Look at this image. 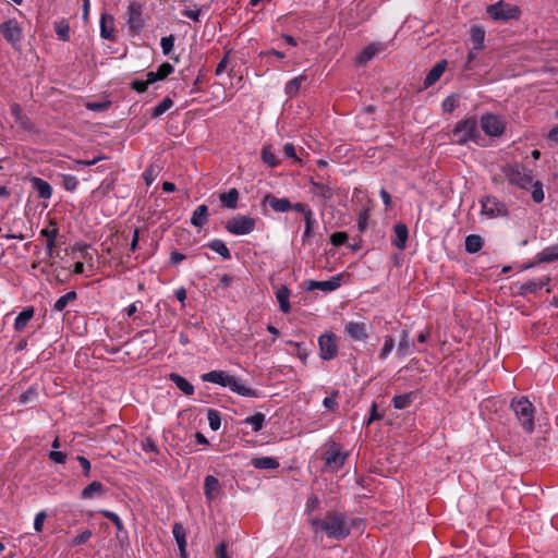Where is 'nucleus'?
<instances>
[{
  "label": "nucleus",
  "mask_w": 558,
  "mask_h": 558,
  "mask_svg": "<svg viewBox=\"0 0 558 558\" xmlns=\"http://www.w3.org/2000/svg\"><path fill=\"white\" fill-rule=\"evenodd\" d=\"M276 298L279 303L281 312L289 313L291 310V305L289 302L290 290L286 286H281L276 292Z\"/></svg>",
  "instance_id": "obj_34"
},
{
  "label": "nucleus",
  "mask_w": 558,
  "mask_h": 558,
  "mask_svg": "<svg viewBox=\"0 0 558 558\" xmlns=\"http://www.w3.org/2000/svg\"><path fill=\"white\" fill-rule=\"evenodd\" d=\"M252 465L259 470H274L279 466V462L271 457H260L253 459Z\"/></svg>",
  "instance_id": "obj_38"
},
{
  "label": "nucleus",
  "mask_w": 558,
  "mask_h": 558,
  "mask_svg": "<svg viewBox=\"0 0 558 558\" xmlns=\"http://www.w3.org/2000/svg\"><path fill=\"white\" fill-rule=\"evenodd\" d=\"M256 226V220L250 216L239 215L227 221L226 229L234 235H245L251 233Z\"/></svg>",
  "instance_id": "obj_7"
},
{
  "label": "nucleus",
  "mask_w": 558,
  "mask_h": 558,
  "mask_svg": "<svg viewBox=\"0 0 558 558\" xmlns=\"http://www.w3.org/2000/svg\"><path fill=\"white\" fill-rule=\"evenodd\" d=\"M344 332L353 341H366L368 338V328L363 322H348L344 325Z\"/></svg>",
  "instance_id": "obj_16"
},
{
  "label": "nucleus",
  "mask_w": 558,
  "mask_h": 558,
  "mask_svg": "<svg viewBox=\"0 0 558 558\" xmlns=\"http://www.w3.org/2000/svg\"><path fill=\"white\" fill-rule=\"evenodd\" d=\"M49 459L54 463H64L66 460V454L62 451L52 450L49 452Z\"/></svg>",
  "instance_id": "obj_62"
},
{
  "label": "nucleus",
  "mask_w": 558,
  "mask_h": 558,
  "mask_svg": "<svg viewBox=\"0 0 558 558\" xmlns=\"http://www.w3.org/2000/svg\"><path fill=\"white\" fill-rule=\"evenodd\" d=\"M100 36L104 39H114V17L109 13H102L100 16Z\"/></svg>",
  "instance_id": "obj_21"
},
{
  "label": "nucleus",
  "mask_w": 558,
  "mask_h": 558,
  "mask_svg": "<svg viewBox=\"0 0 558 558\" xmlns=\"http://www.w3.org/2000/svg\"><path fill=\"white\" fill-rule=\"evenodd\" d=\"M90 536H92V531L85 530L73 538L72 544L73 545L84 544L90 538Z\"/></svg>",
  "instance_id": "obj_58"
},
{
  "label": "nucleus",
  "mask_w": 558,
  "mask_h": 558,
  "mask_svg": "<svg viewBox=\"0 0 558 558\" xmlns=\"http://www.w3.org/2000/svg\"><path fill=\"white\" fill-rule=\"evenodd\" d=\"M32 186L37 192L38 197L40 198H50L52 194V189L50 184L38 177H33Z\"/></svg>",
  "instance_id": "obj_32"
},
{
  "label": "nucleus",
  "mask_w": 558,
  "mask_h": 558,
  "mask_svg": "<svg viewBox=\"0 0 558 558\" xmlns=\"http://www.w3.org/2000/svg\"><path fill=\"white\" fill-rule=\"evenodd\" d=\"M395 348V340L392 338V336L390 335H387L384 337V345L379 352V359L381 361H385L389 354L392 352Z\"/></svg>",
  "instance_id": "obj_45"
},
{
  "label": "nucleus",
  "mask_w": 558,
  "mask_h": 558,
  "mask_svg": "<svg viewBox=\"0 0 558 558\" xmlns=\"http://www.w3.org/2000/svg\"><path fill=\"white\" fill-rule=\"evenodd\" d=\"M341 286V277L340 276H333L329 280L324 281H315L311 280L308 282L307 289L313 290H320L324 292H331L337 290Z\"/></svg>",
  "instance_id": "obj_19"
},
{
  "label": "nucleus",
  "mask_w": 558,
  "mask_h": 558,
  "mask_svg": "<svg viewBox=\"0 0 558 558\" xmlns=\"http://www.w3.org/2000/svg\"><path fill=\"white\" fill-rule=\"evenodd\" d=\"M142 449L145 452H151V453H158L159 452L157 445L155 444V441L150 437H147V438H145L143 440Z\"/></svg>",
  "instance_id": "obj_56"
},
{
  "label": "nucleus",
  "mask_w": 558,
  "mask_h": 558,
  "mask_svg": "<svg viewBox=\"0 0 558 558\" xmlns=\"http://www.w3.org/2000/svg\"><path fill=\"white\" fill-rule=\"evenodd\" d=\"M51 228H45L40 231V235L46 239V255L52 257L56 247V240L59 234V229L51 223Z\"/></svg>",
  "instance_id": "obj_22"
},
{
  "label": "nucleus",
  "mask_w": 558,
  "mask_h": 558,
  "mask_svg": "<svg viewBox=\"0 0 558 558\" xmlns=\"http://www.w3.org/2000/svg\"><path fill=\"white\" fill-rule=\"evenodd\" d=\"M174 71V68L169 62H163L160 64L156 71L159 80H163L169 76Z\"/></svg>",
  "instance_id": "obj_54"
},
{
  "label": "nucleus",
  "mask_w": 558,
  "mask_h": 558,
  "mask_svg": "<svg viewBox=\"0 0 558 558\" xmlns=\"http://www.w3.org/2000/svg\"><path fill=\"white\" fill-rule=\"evenodd\" d=\"M319 505V499L317 496L315 495H311L307 500H306V504H305V510L307 512H312L314 511Z\"/></svg>",
  "instance_id": "obj_61"
},
{
  "label": "nucleus",
  "mask_w": 558,
  "mask_h": 558,
  "mask_svg": "<svg viewBox=\"0 0 558 558\" xmlns=\"http://www.w3.org/2000/svg\"><path fill=\"white\" fill-rule=\"evenodd\" d=\"M201 12H202V9H199L195 5V9H193V10H191V9L183 10L182 15L194 21V22H198Z\"/></svg>",
  "instance_id": "obj_57"
},
{
  "label": "nucleus",
  "mask_w": 558,
  "mask_h": 558,
  "mask_svg": "<svg viewBox=\"0 0 558 558\" xmlns=\"http://www.w3.org/2000/svg\"><path fill=\"white\" fill-rule=\"evenodd\" d=\"M207 420H208L209 427L213 430H218L220 428L221 416H220L219 411H217L215 409H209L207 412Z\"/></svg>",
  "instance_id": "obj_47"
},
{
  "label": "nucleus",
  "mask_w": 558,
  "mask_h": 558,
  "mask_svg": "<svg viewBox=\"0 0 558 558\" xmlns=\"http://www.w3.org/2000/svg\"><path fill=\"white\" fill-rule=\"evenodd\" d=\"M46 513L44 511H40L38 512L36 515H35V519H34V530L36 532H41L43 531V527H44V522L46 520Z\"/></svg>",
  "instance_id": "obj_59"
},
{
  "label": "nucleus",
  "mask_w": 558,
  "mask_h": 558,
  "mask_svg": "<svg viewBox=\"0 0 558 558\" xmlns=\"http://www.w3.org/2000/svg\"><path fill=\"white\" fill-rule=\"evenodd\" d=\"M147 83L141 80H135L131 83L132 89L136 90L137 93H144L147 89Z\"/></svg>",
  "instance_id": "obj_64"
},
{
  "label": "nucleus",
  "mask_w": 558,
  "mask_h": 558,
  "mask_svg": "<svg viewBox=\"0 0 558 558\" xmlns=\"http://www.w3.org/2000/svg\"><path fill=\"white\" fill-rule=\"evenodd\" d=\"M478 135L477 121L474 118H468L459 121L452 130L454 142L459 145L474 141Z\"/></svg>",
  "instance_id": "obj_4"
},
{
  "label": "nucleus",
  "mask_w": 558,
  "mask_h": 558,
  "mask_svg": "<svg viewBox=\"0 0 558 558\" xmlns=\"http://www.w3.org/2000/svg\"><path fill=\"white\" fill-rule=\"evenodd\" d=\"M484 38H485V32L477 26H473L471 29V40L474 44L475 49L483 48Z\"/></svg>",
  "instance_id": "obj_43"
},
{
  "label": "nucleus",
  "mask_w": 558,
  "mask_h": 558,
  "mask_svg": "<svg viewBox=\"0 0 558 558\" xmlns=\"http://www.w3.org/2000/svg\"><path fill=\"white\" fill-rule=\"evenodd\" d=\"M227 387L232 391L243 397L256 398L258 397V392L256 389L246 387L244 383L235 377L230 376L229 381L227 383Z\"/></svg>",
  "instance_id": "obj_18"
},
{
  "label": "nucleus",
  "mask_w": 558,
  "mask_h": 558,
  "mask_svg": "<svg viewBox=\"0 0 558 558\" xmlns=\"http://www.w3.org/2000/svg\"><path fill=\"white\" fill-rule=\"evenodd\" d=\"M262 160L269 167H277L280 160L276 155L275 148L271 145L264 146L262 149Z\"/></svg>",
  "instance_id": "obj_36"
},
{
  "label": "nucleus",
  "mask_w": 558,
  "mask_h": 558,
  "mask_svg": "<svg viewBox=\"0 0 558 558\" xmlns=\"http://www.w3.org/2000/svg\"><path fill=\"white\" fill-rule=\"evenodd\" d=\"M172 534L178 545L186 544V533L182 523L175 522L173 524Z\"/></svg>",
  "instance_id": "obj_46"
},
{
  "label": "nucleus",
  "mask_w": 558,
  "mask_h": 558,
  "mask_svg": "<svg viewBox=\"0 0 558 558\" xmlns=\"http://www.w3.org/2000/svg\"><path fill=\"white\" fill-rule=\"evenodd\" d=\"M114 180L113 179H105L101 184L93 191L94 195H106L113 187Z\"/></svg>",
  "instance_id": "obj_52"
},
{
  "label": "nucleus",
  "mask_w": 558,
  "mask_h": 558,
  "mask_svg": "<svg viewBox=\"0 0 558 558\" xmlns=\"http://www.w3.org/2000/svg\"><path fill=\"white\" fill-rule=\"evenodd\" d=\"M414 341L409 338L408 330L403 329L397 347V355L399 357H404L411 354L414 351Z\"/></svg>",
  "instance_id": "obj_24"
},
{
  "label": "nucleus",
  "mask_w": 558,
  "mask_h": 558,
  "mask_svg": "<svg viewBox=\"0 0 558 558\" xmlns=\"http://www.w3.org/2000/svg\"><path fill=\"white\" fill-rule=\"evenodd\" d=\"M265 423V414L257 412L254 415L247 416L244 420V424H248L252 426L253 432H259Z\"/></svg>",
  "instance_id": "obj_42"
},
{
  "label": "nucleus",
  "mask_w": 558,
  "mask_h": 558,
  "mask_svg": "<svg viewBox=\"0 0 558 558\" xmlns=\"http://www.w3.org/2000/svg\"><path fill=\"white\" fill-rule=\"evenodd\" d=\"M222 487L219 480L214 475H207L204 478V495L207 502L211 504L220 496H222Z\"/></svg>",
  "instance_id": "obj_15"
},
{
  "label": "nucleus",
  "mask_w": 558,
  "mask_h": 558,
  "mask_svg": "<svg viewBox=\"0 0 558 558\" xmlns=\"http://www.w3.org/2000/svg\"><path fill=\"white\" fill-rule=\"evenodd\" d=\"M35 315V308L33 306H26L15 318L14 320V330L17 332H22L29 320Z\"/></svg>",
  "instance_id": "obj_27"
},
{
  "label": "nucleus",
  "mask_w": 558,
  "mask_h": 558,
  "mask_svg": "<svg viewBox=\"0 0 558 558\" xmlns=\"http://www.w3.org/2000/svg\"><path fill=\"white\" fill-rule=\"evenodd\" d=\"M319 356L324 361H330L338 354V347L336 343V335L333 332H326L318 338Z\"/></svg>",
  "instance_id": "obj_9"
},
{
  "label": "nucleus",
  "mask_w": 558,
  "mask_h": 558,
  "mask_svg": "<svg viewBox=\"0 0 558 558\" xmlns=\"http://www.w3.org/2000/svg\"><path fill=\"white\" fill-rule=\"evenodd\" d=\"M207 246L216 252L217 254H219L223 259L228 260L231 258V252L230 250L227 247L226 243L220 240V239H214L211 240Z\"/></svg>",
  "instance_id": "obj_35"
},
{
  "label": "nucleus",
  "mask_w": 558,
  "mask_h": 558,
  "mask_svg": "<svg viewBox=\"0 0 558 558\" xmlns=\"http://www.w3.org/2000/svg\"><path fill=\"white\" fill-rule=\"evenodd\" d=\"M348 241V234L345 232H335L330 235V242L333 246L343 245Z\"/></svg>",
  "instance_id": "obj_55"
},
{
  "label": "nucleus",
  "mask_w": 558,
  "mask_h": 558,
  "mask_svg": "<svg viewBox=\"0 0 558 558\" xmlns=\"http://www.w3.org/2000/svg\"><path fill=\"white\" fill-rule=\"evenodd\" d=\"M263 206L270 207L275 213H287L292 209V203L287 197H277L268 193L262 199Z\"/></svg>",
  "instance_id": "obj_14"
},
{
  "label": "nucleus",
  "mask_w": 558,
  "mask_h": 558,
  "mask_svg": "<svg viewBox=\"0 0 558 558\" xmlns=\"http://www.w3.org/2000/svg\"><path fill=\"white\" fill-rule=\"evenodd\" d=\"M77 299V293L75 291H70L63 295H61L56 303L53 304L52 310L56 312H62L70 302H73Z\"/></svg>",
  "instance_id": "obj_41"
},
{
  "label": "nucleus",
  "mask_w": 558,
  "mask_h": 558,
  "mask_svg": "<svg viewBox=\"0 0 558 558\" xmlns=\"http://www.w3.org/2000/svg\"><path fill=\"white\" fill-rule=\"evenodd\" d=\"M486 13L494 21L507 22L510 20H519L521 16V9L515 4L499 0L496 3L488 5L486 8Z\"/></svg>",
  "instance_id": "obj_3"
},
{
  "label": "nucleus",
  "mask_w": 558,
  "mask_h": 558,
  "mask_svg": "<svg viewBox=\"0 0 558 558\" xmlns=\"http://www.w3.org/2000/svg\"><path fill=\"white\" fill-rule=\"evenodd\" d=\"M106 487L99 481H94L81 492L82 499H92L106 494Z\"/></svg>",
  "instance_id": "obj_29"
},
{
  "label": "nucleus",
  "mask_w": 558,
  "mask_h": 558,
  "mask_svg": "<svg viewBox=\"0 0 558 558\" xmlns=\"http://www.w3.org/2000/svg\"><path fill=\"white\" fill-rule=\"evenodd\" d=\"M446 66H447V61L446 60H441V61L437 62L430 69V71L427 73V75H426V77L424 80V83H423L424 87L428 88L432 85H434L441 77V75L444 74V72L446 70Z\"/></svg>",
  "instance_id": "obj_23"
},
{
  "label": "nucleus",
  "mask_w": 558,
  "mask_h": 558,
  "mask_svg": "<svg viewBox=\"0 0 558 558\" xmlns=\"http://www.w3.org/2000/svg\"><path fill=\"white\" fill-rule=\"evenodd\" d=\"M239 199V192L236 189H231L220 195V202L223 207L234 209L236 208Z\"/></svg>",
  "instance_id": "obj_39"
},
{
  "label": "nucleus",
  "mask_w": 558,
  "mask_h": 558,
  "mask_svg": "<svg viewBox=\"0 0 558 558\" xmlns=\"http://www.w3.org/2000/svg\"><path fill=\"white\" fill-rule=\"evenodd\" d=\"M339 390H332L331 395L323 400V405L331 412H336L339 408L338 403Z\"/></svg>",
  "instance_id": "obj_44"
},
{
  "label": "nucleus",
  "mask_w": 558,
  "mask_h": 558,
  "mask_svg": "<svg viewBox=\"0 0 558 558\" xmlns=\"http://www.w3.org/2000/svg\"><path fill=\"white\" fill-rule=\"evenodd\" d=\"M512 409L518 422L526 433L534 430L535 408L526 397L514 398L511 401Z\"/></svg>",
  "instance_id": "obj_2"
},
{
  "label": "nucleus",
  "mask_w": 558,
  "mask_h": 558,
  "mask_svg": "<svg viewBox=\"0 0 558 558\" xmlns=\"http://www.w3.org/2000/svg\"><path fill=\"white\" fill-rule=\"evenodd\" d=\"M395 231V239L392 240V244L398 250H404L407 246V241L409 238V230L408 227L404 223H397L393 227Z\"/></svg>",
  "instance_id": "obj_26"
},
{
  "label": "nucleus",
  "mask_w": 558,
  "mask_h": 558,
  "mask_svg": "<svg viewBox=\"0 0 558 558\" xmlns=\"http://www.w3.org/2000/svg\"><path fill=\"white\" fill-rule=\"evenodd\" d=\"M208 221V207L203 204L196 207L191 217V225L196 228H203Z\"/></svg>",
  "instance_id": "obj_30"
},
{
  "label": "nucleus",
  "mask_w": 558,
  "mask_h": 558,
  "mask_svg": "<svg viewBox=\"0 0 558 558\" xmlns=\"http://www.w3.org/2000/svg\"><path fill=\"white\" fill-rule=\"evenodd\" d=\"M549 276H544L538 279H531L523 282L519 288V294L524 296L526 294H535L550 282Z\"/></svg>",
  "instance_id": "obj_17"
},
{
  "label": "nucleus",
  "mask_w": 558,
  "mask_h": 558,
  "mask_svg": "<svg viewBox=\"0 0 558 558\" xmlns=\"http://www.w3.org/2000/svg\"><path fill=\"white\" fill-rule=\"evenodd\" d=\"M126 25L131 33H138L144 27L143 5L131 2L126 12Z\"/></svg>",
  "instance_id": "obj_10"
},
{
  "label": "nucleus",
  "mask_w": 558,
  "mask_h": 558,
  "mask_svg": "<svg viewBox=\"0 0 558 558\" xmlns=\"http://www.w3.org/2000/svg\"><path fill=\"white\" fill-rule=\"evenodd\" d=\"M172 106H173V101L169 97H166L154 108L151 116L154 118L160 117L167 110H169Z\"/></svg>",
  "instance_id": "obj_48"
},
{
  "label": "nucleus",
  "mask_w": 558,
  "mask_h": 558,
  "mask_svg": "<svg viewBox=\"0 0 558 558\" xmlns=\"http://www.w3.org/2000/svg\"><path fill=\"white\" fill-rule=\"evenodd\" d=\"M310 523L315 532L325 533L328 538L341 541L351 533V524L348 517L338 511H327L323 519L313 518Z\"/></svg>",
  "instance_id": "obj_1"
},
{
  "label": "nucleus",
  "mask_w": 558,
  "mask_h": 558,
  "mask_svg": "<svg viewBox=\"0 0 558 558\" xmlns=\"http://www.w3.org/2000/svg\"><path fill=\"white\" fill-rule=\"evenodd\" d=\"M305 80H306L305 74H301V75L295 76L294 78L290 80L286 84V87H284L286 95H288L289 97H295L300 92L302 82H304Z\"/></svg>",
  "instance_id": "obj_37"
},
{
  "label": "nucleus",
  "mask_w": 558,
  "mask_h": 558,
  "mask_svg": "<svg viewBox=\"0 0 558 558\" xmlns=\"http://www.w3.org/2000/svg\"><path fill=\"white\" fill-rule=\"evenodd\" d=\"M556 260H558V244L544 248L535 256V262L525 265L524 268L527 269L539 263H553Z\"/></svg>",
  "instance_id": "obj_20"
},
{
  "label": "nucleus",
  "mask_w": 558,
  "mask_h": 558,
  "mask_svg": "<svg viewBox=\"0 0 558 558\" xmlns=\"http://www.w3.org/2000/svg\"><path fill=\"white\" fill-rule=\"evenodd\" d=\"M482 130L489 136H500L505 131V122L495 114L488 113L481 118Z\"/></svg>",
  "instance_id": "obj_11"
},
{
  "label": "nucleus",
  "mask_w": 558,
  "mask_h": 558,
  "mask_svg": "<svg viewBox=\"0 0 558 558\" xmlns=\"http://www.w3.org/2000/svg\"><path fill=\"white\" fill-rule=\"evenodd\" d=\"M326 447L323 454L326 468L330 471L340 470L349 457L348 452L342 451L340 445L335 441H329Z\"/></svg>",
  "instance_id": "obj_5"
},
{
  "label": "nucleus",
  "mask_w": 558,
  "mask_h": 558,
  "mask_svg": "<svg viewBox=\"0 0 558 558\" xmlns=\"http://www.w3.org/2000/svg\"><path fill=\"white\" fill-rule=\"evenodd\" d=\"M283 155L286 158L292 159L293 163L302 162V159L298 156L295 146L292 143H286L283 145Z\"/></svg>",
  "instance_id": "obj_51"
},
{
  "label": "nucleus",
  "mask_w": 558,
  "mask_h": 558,
  "mask_svg": "<svg viewBox=\"0 0 558 558\" xmlns=\"http://www.w3.org/2000/svg\"><path fill=\"white\" fill-rule=\"evenodd\" d=\"M465 251L470 254L480 252L484 245V240L478 234H470L465 238Z\"/></svg>",
  "instance_id": "obj_33"
},
{
  "label": "nucleus",
  "mask_w": 558,
  "mask_h": 558,
  "mask_svg": "<svg viewBox=\"0 0 558 558\" xmlns=\"http://www.w3.org/2000/svg\"><path fill=\"white\" fill-rule=\"evenodd\" d=\"M76 460L81 464V466L83 469V472H84V475L86 477H88L89 474H90V470H92V465H90L89 460L87 458H85L84 456H77Z\"/></svg>",
  "instance_id": "obj_60"
},
{
  "label": "nucleus",
  "mask_w": 558,
  "mask_h": 558,
  "mask_svg": "<svg viewBox=\"0 0 558 558\" xmlns=\"http://www.w3.org/2000/svg\"><path fill=\"white\" fill-rule=\"evenodd\" d=\"M77 183L76 177H63V185L68 191H74Z\"/></svg>",
  "instance_id": "obj_63"
},
{
  "label": "nucleus",
  "mask_w": 558,
  "mask_h": 558,
  "mask_svg": "<svg viewBox=\"0 0 558 558\" xmlns=\"http://www.w3.org/2000/svg\"><path fill=\"white\" fill-rule=\"evenodd\" d=\"M0 33L12 46H16L22 39V29L14 19L2 23L0 25Z\"/></svg>",
  "instance_id": "obj_12"
},
{
  "label": "nucleus",
  "mask_w": 558,
  "mask_h": 558,
  "mask_svg": "<svg viewBox=\"0 0 558 558\" xmlns=\"http://www.w3.org/2000/svg\"><path fill=\"white\" fill-rule=\"evenodd\" d=\"M169 379L180 389L184 395L192 396L194 393V386L184 377L177 373H171Z\"/></svg>",
  "instance_id": "obj_31"
},
{
  "label": "nucleus",
  "mask_w": 558,
  "mask_h": 558,
  "mask_svg": "<svg viewBox=\"0 0 558 558\" xmlns=\"http://www.w3.org/2000/svg\"><path fill=\"white\" fill-rule=\"evenodd\" d=\"M335 192V187L330 184V182L318 180L315 181L313 178L311 179L310 193L314 196L320 198L324 202H327L332 198Z\"/></svg>",
  "instance_id": "obj_13"
},
{
  "label": "nucleus",
  "mask_w": 558,
  "mask_h": 558,
  "mask_svg": "<svg viewBox=\"0 0 558 558\" xmlns=\"http://www.w3.org/2000/svg\"><path fill=\"white\" fill-rule=\"evenodd\" d=\"M174 36L173 35H169V36H166V37H162L161 40H160V47L162 49V53L163 54H169L172 49H173V46H174Z\"/></svg>",
  "instance_id": "obj_53"
},
{
  "label": "nucleus",
  "mask_w": 558,
  "mask_h": 558,
  "mask_svg": "<svg viewBox=\"0 0 558 558\" xmlns=\"http://www.w3.org/2000/svg\"><path fill=\"white\" fill-rule=\"evenodd\" d=\"M305 229L302 235V243L305 244L313 238L315 233V229L317 227V220L315 218L314 211H307L305 216H303Z\"/></svg>",
  "instance_id": "obj_28"
},
{
  "label": "nucleus",
  "mask_w": 558,
  "mask_h": 558,
  "mask_svg": "<svg viewBox=\"0 0 558 558\" xmlns=\"http://www.w3.org/2000/svg\"><path fill=\"white\" fill-rule=\"evenodd\" d=\"M99 513L102 517H105L106 519L110 520L114 524V526L117 527L118 531L124 530L123 522L117 513H114L110 510H100Z\"/></svg>",
  "instance_id": "obj_49"
},
{
  "label": "nucleus",
  "mask_w": 558,
  "mask_h": 558,
  "mask_svg": "<svg viewBox=\"0 0 558 558\" xmlns=\"http://www.w3.org/2000/svg\"><path fill=\"white\" fill-rule=\"evenodd\" d=\"M480 202L482 205L481 213L488 218L506 217L508 215L507 205L495 196H484Z\"/></svg>",
  "instance_id": "obj_8"
},
{
  "label": "nucleus",
  "mask_w": 558,
  "mask_h": 558,
  "mask_svg": "<svg viewBox=\"0 0 558 558\" xmlns=\"http://www.w3.org/2000/svg\"><path fill=\"white\" fill-rule=\"evenodd\" d=\"M510 183L530 192L535 203L539 204L544 201V185L539 180H535V177H510Z\"/></svg>",
  "instance_id": "obj_6"
},
{
  "label": "nucleus",
  "mask_w": 558,
  "mask_h": 558,
  "mask_svg": "<svg viewBox=\"0 0 558 558\" xmlns=\"http://www.w3.org/2000/svg\"><path fill=\"white\" fill-rule=\"evenodd\" d=\"M378 52V48L375 45H368L359 56L360 63H366L372 60Z\"/></svg>",
  "instance_id": "obj_50"
},
{
  "label": "nucleus",
  "mask_w": 558,
  "mask_h": 558,
  "mask_svg": "<svg viewBox=\"0 0 558 558\" xmlns=\"http://www.w3.org/2000/svg\"><path fill=\"white\" fill-rule=\"evenodd\" d=\"M231 375H229L225 371H211L205 373L201 376L204 383H213L222 387H227V383L229 381Z\"/></svg>",
  "instance_id": "obj_25"
},
{
  "label": "nucleus",
  "mask_w": 558,
  "mask_h": 558,
  "mask_svg": "<svg viewBox=\"0 0 558 558\" xmlns=\"http://www.w3.org/2000/svg\"><path fill=\"white\" fill-rule=\"evenodd\" d=\"M414 392L395 396L392 399L393 408L397 410H404L409 408L414 400Z\"/></svg>",
  "instance_id": "obj_40"
}]
</instances>
